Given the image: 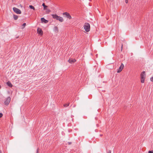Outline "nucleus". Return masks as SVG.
Wrapping results in <instances>:
<instances>
[{"label":"nucleus","mask_w":153,"mask_h":153,"mask_svg":"<svg viewBox=\"0 0 153 153\" xmlns=\"http://www.w3.org/2000/svg\"><path fill=\"white\" fill-rule=\"evenodd\" d=\"M52 16L53 19H56L60 22H63L64 21V19L62 17L58 16L56 14H52Z\"/></svg>","instance_id":"f257e3e1"},{"label":"nucleus","mask_w":153,"mask_h":153,"mask_svg":"<svg viewBox=\"0 0 153 153\" xmlns=\"http://www.w3.org/2000/svg\"><path fill=\"white\" fill-rule=\"evenodd\" d=\"M146 77V74L145 71L142 72L140 74L141 82L143 83Z\"/></svg>","instance_id":"f03ea898"},{"label":"nucleus","mask_w":153,"mask_h":153,"mask_svg":"<svg viewBox=\"0 0 153 153\" xmlns=\"http://www.w3.org/2000/svg\"><path fill=\"white\" fill-rule=\"evenodd\" d=\"M84 27L85 30L86 31L88 32L90 31V25L89 23H85L84 24Z\"/></svg>","instance_id":"7ed1b4c3"},{"label":"nucleus","mask_w":153,"mask_h":153,"mask_svg":"<svg viewBox=\"0 0 153 153\" xmlns=\"http://www.w3.org/2000/svg\"><path fill=\"white\" fill-rule=\"evenodd\" d=\"M10 100L11 98L9 97H8L7 98H6L4 100V104L6 105H8L9 104V103H10Z\"/></svg>","instance_id":"20e7f679"},{"label":"nucleus","mask_w":153,"mask_h":153,"mask_svg":"<svg viewBox=\"0 0 153 153\" xmlns=\"http://www.w3.org/2000/svg\"><path fill=\"white\" fill-rule=\"evenodd\" d=\"M13 11L16 13L18 14H20L21 13V11L19 9L14 7L13 8Z\"/></svg>","instance_id":"39448f33"},{"label":"nucleus","mask_w":153,"mask_h":153,"mask_svg":"<svg viewBox=\"0 0 153 153\" xmlns=\"http://www.w3.org/2000/svg\"><path fill=\"white\" fill-rule=\"evenodd\" d=\"M124 67V65L123 63H121V65L120 66L119 69H118L117 72L120 73V72L123 70Z\"/></svg>","instance_id":"423d86ee"},{"label":"nucleus","mask_w":153,"mask_h":153,"mask_svg":"<svg viewBox=\"0 0 153 153\" xmlns=\"http://www.w3.org/2000/svg\"><path fill=\"white\" fill-rule=\"evenodd\" d=\"M63 15H65L66 17L68 18L69 19H71V17L70 14L67 12H65L63 13Z\"/></svg>","instance_id":"0eeeda50"},{"label":"nucleus","mask_w":153,"mask_h":153,"mask_svg":"<svg viewBox=\"0 0 153 153\" xmlns=\"http://www.w3.org/2000/svg\"><path fill=\"white\" fill-rule=\"evenodd\" d=\"M37 33L41 35L43 34V32L42 30L40 28H38L37 30Z\"/></svg>","instance_id":"6e6552de"},{"label":"nucleus","mask_w":153,"mask_h":153,"mask_svg":"<svg viewBox=\"0 0 153 153\" xmlns=\"http://www.w3.org/2000/svg\"><path fill=\"white\" fill-rule=\"evenodd\" d=\"M76 61V60L75 59H72L71 58L69 59L68 60V62L72 64L74 63Z\"/></svg>","instance_id":"1a4fd4ad"},{"label":"nucleus","mask_w":153,"mask_h":153,"mask_svg":"<svg viewBox=\"0 0 153 153\" xmlns=\"http://www.w3.org/2000/svg\"><path fill=\"white\" fill-rule=\"evenodd\" d=\"M41 20L42 22H44L45 24H46L48 22V21L45 19L44 18H41Z\"/></svg>","instance_id":"9d476101"},{"label":"nucleus","mask_w":153,"mask_h":153,"mask_svg":"<svg viewBox=\"0 0 153 153\" xmlns=\"http://www.w3.org/2000/svg\"><path fill=\"white\" fill-rule=\"evenodd\" d=\"M7 85L10 87H12L13 86L12 84L9 81H8L7 82Z\"/></svg>","instance_id":"9b49d317"},{"label":"nucleus","mask_w":153,"mask_h":153,"mask_svg":"<svg viewBox=\"0 0 153 153\" xmlns=\"http://www.w3.org/2000/svg\"><path fill=\"white\" fill-rule=\"evenodd\" d=\"M54 30L56 32H58V28L56 26H55L54 28Z\"/></svg>","instance_id":"f8f14e48"},{"label":"nucleus","mask_w":153,"mask_h":153,"mask_svg":"<svg viewBox=\"0 0 153 153\" xmlns=\"http://www.w3.org/2000/svg\"><path fill=\"white\" fill-rule=\"evenodd\" d=\"M13 18L15 20H16L18 18V16L17 15H14Z\"/></svg>","instance_id":"ddd939ff"},{"label":"nucleus","mask_w":153,"mask_h":153,"mask_svg":"<svg viewBox=\"0 0 153 153\" xmlns=\"http://www.w3.org/2000/svg\"><path fill=\"white\" fill-rule=\"evenodd\" d=\"M29 7L31 9H33L34 10H35V9L34 8V7L32 5H29Z\"/></svg>","instance_id":"4468645a"},{"label":"nucleus","mask_w":153,"mask_h":153,"mask_svg":"<svg viewBox=\"0 0 153 153\" xmlns=\"http://www.w3.org/2000/svg\"><path fill=\"white\" fill-rule=\"evenodd\" d=\"M42 5L43 6V8H44V10H45L46 9V8L47 7V6L46 5H45V4L44 3H43L42 4Z\"/></svg>","instance_id":"2eb2a0df"},{"label":"nucleus","mask_w":153,"mask_h":153,"mask_svg":"<svg viewBox=\"0 0 153 153\" xmlns=\"http://www.w3.org/2000/svg\"><path fill=\"white\" fill-rule=\"evenodd\" d=\"M69 103L65 104L64 105V107H67L68 106H69Z\"/></svg>","instance_id":"dca6fc26"},{"label":"nucleus","mask_w":153,"mask_h":153,"mask_svg":"<svg viewBox=\"0 0 153 153\" xmlns=\"http://www.w3.org/2000/svg\"><path fill=\"white\" fill-rule=\"evenodd\" d=\"M26 25V24L25 23H24L23 24L22 26L25 27Z\"/></svg>","instance_id":"f3484780"},{"label":"nucleus","mask_w":153,"mask_h":153,"mask_svg":"<svg viewBox=\"0 0 153 153\" xmlns=\"http://www.w3.org/2000/svg\"><path fill=\"white\" fill-rule=\"evenodd\" d=\"M150 80L151 81L153 82V76L150 78Z\"/></svg>","instance_id":"a211bd4d"},{"label":"nucleus","mask_w":153,"mask_h":153,"mask_svg":"<svg viewBox=\"0 0 153 153\" xmlns=\"http://www.w3.org/2000/svg\"><path fill=\"white\" fill-rule=\"evenodd\" d=\"M3 116V114L1 113H0V118H1Z\"/></svg>","instance_id":"6ab92c4d"},{"label":"nucleus","mask_w":153,"mask_h":153,"mask_svg":"<svg viewBox=\"0 0 153 153\" xmlns=\"http://www.w3.org/2000/svg\"><path fill=\"white\" fill-rule=\"evenodd\" d=\"M148 153H153V152L152 151H149L148 152Z\"/></svg>","instance_id":"aec40b11"},{"label":"nucleus","mask_w":153,"mask_h":153,"mask_svg":"<svg viewBox=\"0 0 153 153\" xmlns=\"http://www.w3.org/2000/svg\"><path fill=\"white\" fill-rule=\"evenodd\" d=\"M111 151L110 150H109L107 152V153H111Z\"/></svg>","instance_id":"412c9836"},{"label":"nucleus","mask_w":153,"mask_h":153,"mask_svg":"<svg viewBox=\"0 0 153 153\" xmlns=\"http://www.w3.org/2000/svg\"><path fill=\"white\" fill-rule=\"evenodd\" d=\"M68 143L69 145H70L71 144V142H68Z\"/></svg>","instance_id":"4be33fe9"},{"label":"nucleus","mask_w":153,"mask_h":153,"mask_svg":"<svg viewBox=\"0 0 153 153\" xmlns=\"http://www.w3.org/2000/svg\"><path fill=\"white\" fill-rule=\"evenodd\" d=\"M125 2L126 3H127L128 2V0H125Z\"/></svg>","instance_id":"5701e85b"},{"label":"nucleus","mask_w":153,"mask_h":153,"mask_svg":"<svg viewBox=\"0 0 153 153\" xmlns=\"http://www.w3.org/2000/svg\"><path fill=\"white\" fill-rule=\"evenodd\" d=\"M123 45H122L121 47V51H122V48H123Z\"/></svg>","instance_id":"b1692460"},{"label":"nucleus","mask_w":153,"mask_h":153,"mask_svg":"<svg viewBox=\"0 0 153 153\" xmlns=\"http://www.w3.org/2000/svg\"><path fill=\"white\" fill-rule=\"evenodd\" d=\"M0 153H2V152L0 150Z\"/></svg>","instance_id":"393cba45"},{"label":"nucleus","mask_w":153,"mask_h":153,"mask_svg":"<svg viewBox=\"0 0 153 153\" xmlns=\"http://www.w3.org/2000/svg\"><path fill=\"white\" fill-rule=\"evenodd\" d=\"M100 136H102V134H101L100 135Z\"/></svg>","instance_id":"a878e982"},{"label":"nucleus","mask_w":153,"mask_h":153,"mask_svg":"<svg viewBox=\"0 0 153 153\" xmlns=\"http://www.w3.org/2000/svg\"><path fill=\"white\" fill-rule=\"evenodd\" d=\"M38 150H37V153H38Z\"/></svg>","instance_id":"bb28decb"},{"label":"nucleus","mask_w":153,"mask_h":153,"mask_svg":"<svg viewBox=\"0 0 153 153\" xmlns=\"http://www.w3.org/2000/svg\"><path fill=\"white\" fill-rule=\"evenodd\" d=\"M108 1H109V0H108Z\"/></svg>","instance_id":"cd10ccee"}]
</instances>
